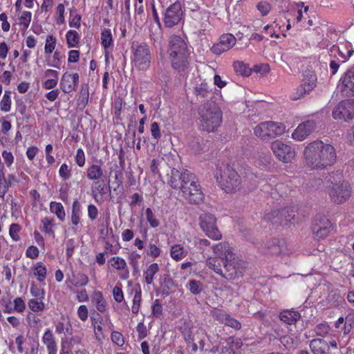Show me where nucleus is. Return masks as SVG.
<instances>
[{
  "label": "nucleus",
  "instance_id": "obj_48",
  "mask_svg": "<svg viewBox=\"0 0 354 354\" xmlns=\"http://www.w3.org/2000/svg\"><path fill=\"white\" fill-rule=\"evenodd\" d=\"M35 276H37V280L39 281H44L46 276V268L43 266L41 263H39L35 268V272L34 273Z\"/></svg>",
  "mask_w": 354,
  "mask_h": 354
},
{
  "label": "nucleus",
  "instance_id": "obj_27",
  "mask_svg": "<svg viewBox=\"0 0 354 354\" xmlns=\"http://www.w3.org/2000/svg\"><path fill=\"white\" fill-rule=\"evenodd\" d=\"M111 261L113 262L111 266L117 270H123V274L121 275V278L127 279L129 276V271L127 268V263L125 260L119 257H113L111 259Z\"/></svg>",
  "mask_w": 354,
  "mask_h": 354
},
{
  "label": "nucleus",
  "instance_id": "obj_63",
  "mask_svg": "<svg viewBox=\"0 0 354 354\" xmlns=\"http://www.w3.org/2000/svg\"><path fill=\"white\" fill-rule=\"evenodd\" d=\"M162 305L158 299H156L152 306V314L155 317H159L162 313Z\"/></svg>",
  "mask_w": 354,
  "mask_h": 354
},
{
  "label": "nucleus",
  "instance_id": "obj_32",
  "mask_svg": "<svg viewBox=\"0 0 354 354\" xmlns=\"http://www.w3.org/2000/svg\"><path fill=\"white\" fill-rule=\"evenodd\" d=\"M81 206L77 201H75L72 205L71 223L77 225L80 223Z\"/></svg>",
  "mask_w": 354,
  "mask_h": 354
},
{
  "label": "nucleus",
  "instance_id": "obj_19",
  "mask_svg": "<svg viewBox=\"0 0 354 354\" xmlns=\"http://www.w3.org/2000/svg\"><path fill=\"white\" fill-rule=\"evenodd\" d=\"M236 38L232 34H223L220 37L218 43L214 44L212 48V51L216 55H220L222 53L231 49L236 44Z\"/></svg>",
  "mask_w": 354,
  "mask_h": 354
},
{
  "label": "nucleus",
  "instance_id": "obj_18",
  "mask_svg": "<svg viewBox=\"0 0 354 354\" xmlns=\"http://www.w3.org/2000/svg\"><path fill=\"white\" fill-rule=\"evenodd\" d=\"M354 50L351 44H342L341 46L333 45L330 48V56L340 63H345L353 55Z\"/></svg>",
  "mask_w": 354,
  "mask_h": 354
},
{
  "label": "nucleus",
  "instance_id": "obj_38",
  "mask_svg": "<svg viewBox=\"0 0 354 354\" xmlns=\"http://www.w3.org/2000/svg\"><path fill=\"white\" fill-rule=\"evenodd\" d=\"M67 44L69 48L75 47L80 41V36L77 31L69 30L67 32L66 35Z\"/></svg>",
  "mask_w": 354,
  "mask_h": 354
},
{
  "label": "nucleus",
  "instance_id": "obj_12",
  "mask_svg": "<svg viewBox=\"0 0 354 354\" xmlns=\"http://www.w3.org/2000/svg\"><path fill=\"white\" fill-rule=\"evenodd\" d=\"M192 180L193 183L189 180L188 185L186 187L184 186L182 192L183 196L190 203L199 204L203 201L204 194L195 175H194V178H192Z\"/></svg>",
  "mask_w": 354,
  "mask_h": 354
},
{
  "label": "nucleus",
  "instance_id": "obj_36",
  "mask_svg": "<svg viewBox=\"0 0 354 354\" xmlns=\"http://www.w3.org/2000/svg\"><path fill=\"white\" fill-rule=\"evenodd\" d=\"M93 299L96 303V308L100 313H103L106 310V303L103 297L102 293L100 291L95 292Z\"/></svg>",
  "mask_w": 354,
  "mask_h": 354
},
{
  "label": "nucleus",
  "instance_id": "obj_62",
  "mask_svg": "<svg viewBox=\"0 0 354 354\" xmlns=\"http://www.w3.org/2000/svg\"><path fill=\"white\" fill-rule=\"evenodd\" d=\"M76 163L80 167H83L85 164V156L82 149H78L75 156Z\"/></svg>",
  "mask_w": 354,
  "mask_h": 354
},
{
  "label": "nucleus",
  "instance_id": "obj_54",
  "mask_svg": "<svg viewBox=\"0 0 354 354\" xmlns=\"http://www.w3.org/2000/svg\"><path fill=\"white\" fill-rule=\"evenodd\" d=\"M150 131L151 136L153 139L158 141V140L161 137L160 129L158 123L156 122H153L151 124Z\"/></svg>",
  "mask_w": 354,
  "mask_h": 354
},
{
  "label": "nucleus",
  "instance_id": "obj_58",
  "mask_svg": "<svg viewBox=\"0 0 354 354\" xmlns=\"http://www.w3.org/2000/svg\"><path fill=\"white\" fill-rule=\"evenodd\" d=\"M26 308V304L21 297H17L14 300V309L15 310L22 313Z\"/></svg>",
  "mask_w": 354,
  "mask_h": 354
},
{
  "label": "nucleus",
  "instance_id": "obj_40",
  "mask_svg": "<svg viewBox=\"0 0 354 354\" xmlns=\"http://www.w3.org/2000/svg\"><path fill=\"white\" fill-rule=\"evenodd\" d=\"M140 254L132 252L129 255V264L132 266L133 270V274L139 272V259H140Z\"/></svg>",
  "mask_w": 354,
  "mask_h": 354
},
{
  "label": "nucleus",
  "instance_id": "obj_5",
  "mask_svg": "<svg viewBox=\"0 0 354 354\" xmlns=\"http://www.w3.org/2000/svg\"><path fill=\"white\" fill-rule=\"evenodd\" d=\"M216 178L226 193H234L241 189V178L235 169L228 164L220 166L216 173Z\"/></svg>",
  "mask_w": 354,
  "mask_h": 354
},
{
  "label": "nucleus",
  "instance_id": "obj_34",
  "mask_svg": "<svg viewBox=\"0 0 354 354\" xmlns=\"http://www.w3.org/2000/svg\"><path fill=\"white\" fill-rule=\"evenodd\" d=\"M184 248L180 245H175L171 248V257L176 261H179L186 256Z\"/></svg>",
  "mask_w": 354,
  "mask_h": 354
},
{
  "label": "nucleus",
  "instance_id": "obj_16",
  "mask_svg": "<svg viewBox=\"0 0 354 354\" xmlns=\"http://www.w3.org/2000/svg\"><path fill=\"white\" fill-rule=\"evenodd\" d=\"M271 148L276 157L283 162H290L295 158V150L279 140L273 142Z\"/></svg>",
  "mask_w": 354,
  "mask_h": 354
},
{
  "label": "nucleus",
  "instance_id": "obj_8",
  "mask_svg": "<svg viewBox=\"0 0 354 354\" xmlns=\"http://www.w3.org/2000/svg\"><path fill=\"white\" fill-rule=\"evenodd\" d=\"M133 50V62L139 71H147L151 64V55L149 46L142 43L136 46Z\"/></svg>",
  "mask_w": 354,
  "mask_h": 354
},
{
  "label": "nucleus",
  "instance_id": "obj_11",
  "mask_svg": "<svg viewBox=\"0 0 354 354\" xmlns=\"http://www.w3.org/2000/svg\"><path fill=\"white\" fill-rule=\"evenodd\" d=\"M194 174L188 170H185L182 172L176 169H171L170 174H168L169 178L168 184L175 189H180L183 191L184 186L188 185L189 180L193 183L192 178H194Z\"/></svg>",
  "mask_w": 354,
  "mask_h": 354
},
{
  "label": "nucleus",
  "instance_id": "obj_59",
  "mask_svg": "<svg viewBox=\"0 0 354 354\" xmlns=\"http://www.w3.org/2000/svg\"><path fill=\"white\" fill-rule=\"evenodd\" d=\"M59 176L64 180H68L71 177V171L68 167V165L65 163L62 164L59 168Z\"/></svg>",
  "mask_w": 354,
  "mask_h": 354
},
{
  "label": "nucleus",
  "instance_id": "obj_7",
  "mask_svg": "<svg viewBox=\"0 0 354 354\" xmlns=\"http://www.w3.org/2000/svg\"><path fill=\"white\" fill-rule=\"evenodd\" d=\"M333 225L324 214H318L313 221L311 230L314 239L320 241L328 237L333 230Z\"/></svg>",
  "mask_w": 354,
  "mask_h": 354
},
{
  "label": "nucleus",
  "instance_id": "obj_24",
  "mask_svg": "<svg viewBox=\"0 0 354 354\" xmlns=\"http://www.w3.org/2000/svg\"><path fill=\"white\" fill-rule=\"evenodd\" d=\"M309 346L314 354H328L329 346L323 339H314L310 342Z\"/></svg>",
  "mask_w": 354,
  "mask_h": 354
},
{
  "label": "nucleus",
  "instance_id": "obj_13",
  "mask_svg": "<svg viewBox=\"0 0 354 354\" xmlns=\"http://www.w3.org/2000/svg\"><path fill=\"white\" fill-rule=\"evenodd\" d=\"M351 195V187L348 182L333 185L329 191V196L333 202L336 204H342L348 201Z\"/></svg>",
  "mask_w": 354,
  "mask_h": 354
},
{
  "label": "nucleus",
  "instance_id": "obj_14",
  "mask_svg": "<svg viewBox=\"0 0 354 354\" xmlns=\"http://www.w3.org/2000/svg\"><path fill=\"white\" fill-rule=\"evenodd\" d=\"M332 115L335 120L347 121L354 118V100L340 102L334 108Z\"/></svg>",
  "mask_w": 354,
  "mask_h": 354
},
{
  "label": "nucleus",
  "instance_id": "obj_31",
  "mask_svg": "<svg viewBox=\"0 0 354 354\" xmlns=\"http://www.w3.org/2000/svg\"><path fill=\"white\" fill-rule=\"evenodd\" d=\"M50 210L52 213L55 214L57 217L61 221H64L66 214H65L64 207L61 203L51 202L50 203Z\"/></svg>",
  "mask_w": 354,
  "mask_h": 354
},
{
  "label": "nucleus",
  "instance_id": "obj_52",
  "mask_svg": "<svg viewBox=\"0 0 354 354\" xmlns=\"http://www.w3.org/2000/svg\"><path fill=\"white\" fill-rule=\"evenodd\" d=\"M257 8L262 16H266L271 10V6L266 1H260L257 6Z\"/></svg>",
  "mask_w": 354,
  "mask_h": 354
},
{
  "label": "nucleus",
  "instance_id": "obj_41",
  "mask_svg": "<svg viewBox=\"0 0 354 354\" xmlns=\"http://www.w3.org/2000/svg\"><path fill=\"white\" fill-rule=\"evenodd\" d=\"M3 165H0V197L3 198L8 189V184L5 178Z\"/></svg>",
  "mask_w": 354,
  "mask_h": 354
},
{
  "label": "nucleus",
  "instance_id": "obj_15",
  "mask_svg": "<svg viewBox=\"0 0 354 354\" xmlns=\"http://www.w3.org/2000/svg\"><path fill=\"white\" fill-rule=\"evenodd\" d=\"M183 15L181 3L176 1L166 9L163 23L166 27L172 28L183 19Z\"/></svg>",
  "mask_w": 354,
  "mask_h": 354
},
{
  "label": "nucleus",
  "instance_id": "obj_3",
  "mask_svg": "<svg viewBox=\"0 0 354 354\" xmlns=\"http://www.w3.org/2000/svg\"><path fill=\"white\" fill-rule=\"evenodd\" d=\"M168 54L171 67L180 75L189 69V51L186 42L178 35H172L169 41Z\"/></svg>",
  "mask_w": 354,
  "mask_h": 354
},
{
  "label": "nucleus",
  "instance_id": "obj_61",
  "mask_svg": "<svg viewBox=\"0 0 354 354\" xmlns=\"http://www.w3.org/2000/svg\"><path fill=\"white\" fill-rule=\"evenodd\" d=\"M2 157L4 160V163L8 167H10L14 162V156L11 152L3 151L2 152Z\"/></svg>",
  "mask_w": 354,
  "mask_h": 354
},
{
  "label": "nucleus",
  "instance_id": "obj_55",
  "mask_svg": "<svg viewBox=\"0 0 354 354\" xmlns=\"http://www.w3.org/2000/svg\"><path fill=\"white\" fill-rule=\"evenodd\" d=\"M161 250L156 246L155 244L150 243L147 250V255L151 256L153 258H156L160 256Z\"/></svg>",
  "mask_w": 354,
  "mask_h": 354
},
{
  "label": "nucleus",
  "instance_id": "obj_53",
  "mask_svg": "<svg viewBox=\"0 0 354 354\" xmlns=\"http://www.w3.org/2000/svg\"><path fill=\"white\" fill-rule=\"evenodd\" d=\"M72 350L71 339L67 338L62 339L61 344V353L60 354H69Z\"/></svg>",
  "mask_w": 354,
  "mask_h": 354
},
{
  "label": "nucleus",
  "instance_id": "obj_37",
  "mask_svg": "<svg viewBox=\"0 0 354 354\" xmlns=\"http://www.w3.org/2000/svg\"><path fill=\"white\" fill-rule=\"evenodd\" d=\"M107 187L104 180L96 181L94 183L92 187V194L94 198L97 196V194L104 195L106 193Z\"/></svg>",
  "mask_w": 354,
  "mask_h": 354
},
{
  "label": "nucleus",
  "instance_id": "obj_35",
  "mask_svg": "<svg viewBox=\"0 0 354 354\" xmlns=\"http://www.w3.org/2000/svg\"><path fill=\"white\" fill-rule=\"evenodd\" d=\"M97 316H98L97 319L95 318H91V320H92V324L94 327L96 338L100 339V335L102 337H104V336L103 335V328L102 326V325L103 324V319L99 314H97Z\"/></svg>",
  "mask_w": 354,
  "mask_h": 354
},
{
  "label": "nucleus",
  "instance_id": "obj_33",
  "mask_svg": "<svg viewBox=\"0 0 354 354\" xmlns=\"http://www.w3.org/2000/svg\"><path fill=\"white\" fill-rule=\"evenodd\" d=\"M233 66L236 73L239 75L249 76L251 74L250 68L241 61L234 62Z\"/></svg>",
  "mask_w": 354,
  "mask_h": 354
},
{
  "label": "nucleus",
  "instance_id": "obj_20",
  "mask_svg": "<svg viewBox=\"0 0 354 354\" xmlns=\"http://www.w3.org/2000/svg\"><path fill=\"white\" fill-rule=\"evenodd\" d=\"M339 82H342V90L346 96H354V66L348 69Z\"/></svg>",
  "mask_w": 354,
  "mask_h": 354
},
{
  "label": "nucleus",
  "instance_id": "obj_21",
  "mask_svg": "<svg viewBox=\"0 0 354 354\" xmlns=\"http://www.w3.org/2000/svg\"><path fill=\"white\" fill-rule=\"evenodd\" d=\"M264 252L270 255H279L286 252V245L283 240L273 238L264 245Z\"/></svg>",
  "mask_w": 354,
  "mask_h": 354
},
{
  "label": "nucleus",
  "instance_id": "obj_42",
  "mask_svg": "<svg viewBox=\"0 0 354 354\" xmlns=\"http://www.w3.org/2000/svg\"><path fill=\"white\" fill-rule=\"evenodd\" d=\"M102 44L104 48L111 46L113 42L111 32L109 29L104 30L101 33Z\"/></svg>",
  "mask_w": 354,
  "mask_h": 354
},
{
  "label": "nucleus",
  "instance_id": "obj_45",
  "mask_svg": "<svg viewBox=\"0 0 354 354\" xmlns=\"http://www.w3.org/2000/svg\"><path fill=\"white\" fill-rule=\"evenodd\" d=\"M29 308L34 312L41 311L44 309V304L41 299H32L28 302Z\"/></svg>",
  "mask_w": 354,
  "mask_h": 354
},
{
  "label": "nucleus",
  "instance_id": "obj_26",
  "mask_svg": "<svg viewBox=\"0 0 354 354\" xmlns=\"http://www.w3.org/2000/svg\"><path fill=\"white\" fill-rule=\"evenodd\" d=\"M42 342L46 346L48 354H57V348L55 339L50 329L46 330L44 333Z\"/></svg>",
  "mask_w": 354,
  "mask_h": 354
},
{
  "label": "nucleus",
  "instance_id": "obj_6",
  "mask_svg": "<svg viewBox=\"0 0 354 354\" xmlns=\"http://www.w3.org/2000/svg\"><path fill=\"white\" fill-rule=\"evenodd\" d=\"M285 129L282 123L267 121L257 125L254 128V133L263 140H268L282 135Z\"/></svg>",
  "mask_w": 354,
  "mask_h": 354
},
{
  "label": "nucleus",
  "instance_id": "obj_22",
  "mask_svg": "<svg viewBox=\"0 0 354 354\" xmlns=\"http://www.w3.org/2000/svg\"><path fill=\"white\" fill-rule=\"evenodd\" d=\"M315 127V122L307 120L297 127L292 133V137L298 141L304 140L313 131Z\"/></svg>",
  "mask_w": 354,
  "mask_h": 354
},
{
  "label": "nucleus",
  "instance_id": "obj_4",
  "mask_svg": "<svg viewBox=\"0 0 354 354\" xmlns=\"http://www.w3.org/2000/svg\"><path fill=\"white\" fill-rule=\"evenodd\" d=\"M223 113L220 107L213 101H208L198 109L200 127L207 133L215 132L222 122Z\"/></svg>",
  "mask_w": 354,
  "mask_h": 354
},
{
  "label": "nucleus",
  "instance_id": "obj_29",
  "mask_svg": "<svg viewBox=\"0 0 354 354\" xmlns=\"http://www.w3.org/2000/svg\"><path fill=\"white\" fill-rule=\"evenodd\" d=\"M102 176L103 171L100 165H92L86 170V176L91 180H99Z\"/></svg>",
  "mask_w": 354,
  "mask_h": 354
},
{
  "label": "nucleus",
  "instance_id": "obj_39",
  "mask_svg": "<svg viewBox=\"0 0 354 354\" xmlns=\"http://www.w3.org/2000/svg\"><path fill=\"white\" fill-rule=\"evenodd\" d=\"M210 91L211 89L205 82H203L194 87L195 95L201 96V97H206Z\"/></svg>",
  "mask_w": 354,
  "mask_h": 354
},
{
  "label": "nucleus",
  "instance_id": "obj_23",
  "mask_svg": "<svg viewBox=\"0 0 354 354\" xmlns=\"http://www.w3.org/2000/svg\"><path fill=\"white\" fill-rule=\"evenodd\" d=\"M78 82L79 75L77 73L71 75L65 73L60 81V88L65 93H69L76 88Z\"/></svg>",
  "mask_w": 354,
  "mask_h": 354
},
{
  "label": "nucleus",
  "instance_id": "obj_50",
  "mask_svg": "<svg viewBox=\"0 0 354 354\" xmlns=\"http://www.w3.org/2000/svg\"><path fill=\"white\" fill-rule=\"evenodd\" d=\"M188 284L189 289L193 295H198L201 292V283L199 281L190 280Z\"/></svg>",
  "mask_w": 354,
  "mask_h": 354
},
{
  "label": "nucleus",
  "instance_id": "obj_64",
  "mask_svg": "<svg viewBox=\"0 0 354 354\" xmlns=\"http://www.w3.org/2000/svg\"><path fill=\"white\" fill-rule=\"evenodd\" d=\"M88 308L85 305H82L77 310V315L79 318L82 321L85 322L88 318Z\"/></svg>",
  "mask_w": 354,
  "mask_h": 354
},
{
  "label": "nucleus",
  "instance_id": "obj_60",
  "mask_svg": "<svg viewBox=\"0 0 354 354\" xmlns=\"http://www.w3.org/2000/svg\"><path fill=\"white\" fill-rule=\"evenodd\" d=\"M111 339L114 343H115L118 346L123 345L124 342L123 335L118 331L112 332Z\"/></svg>",
  "mask_w": 354,
  "mask_h": 354
},
{
  "label": "nucleus",
  "instance_id": "obj_17",
  "mask_svg": "<svg viewBox=\"0 0 354 354\" xmlns=\"http://www.w3.org/2000/svg\"><path fill=\"white\" fill-rule=\"evenodd\" d=\"M317 77L313 72L307 73L302 82V84L297 88V91L292 99L294 100H298L303 97L304 95L308 93L316 86Z\"/></svg>",
  "mask_w": 354,
  "mask_h": 354
},
{
  "label": "nucleus",
  "instance_id": "obj_57",
  "mask_svg": "<svg viewBox=\"0 0 354 354\" xmlns=\"http://www.w3.org/2000/svg\"><path fill=\"white\" fill-rule=\"evenodd\" d=\"M31 12L29 11H24L21 17L19 18L21 24H23L25 28H28L31 21Z\"/></svg>",
  "mask_w": 354,
  "mask_h": 354
},
{
  "label": "nucleus",
  "instance_id": "obj_25",
  "mask_svg": "<svg viewBox=\"0 0 354 354\" xmlns=\"http://www.w3.org/2000/svg\"><path fill=\"white\" fill-rule=\"evenodd\" d=\"M160 288L163 295H169L176 287L175 283L169 274H163L160 277Z\"/></svg>",
  "mask_w": 354,
  "mask_h": 354
},
{
  "label": "nucleus",
  "instance_id": "obj_2",
  "mask_svg": "<svg viewBox=\"0 0 354 354\" xmlns=\"http://www.w3.org/2000/svg\"><path fill=\"white\" fill-rule=\"evenodd\" d=\"M304 155L306 164L313 169H324L331 166L337 157L332 145L319 140L310 143L305 148Z\"/></svg>",
  "mask_w": 354,
  "mask_h": 354
},
{
  "label": "nucleus",
  "instance_id": "obj_56",
  "mask_svg": "<svg viewBox=\"0 0 354 354\" xmlns=\"http://www.w3.org/2000/svg\"><path fill=\"white\" fill-rule=\"evenodd\" d=\"M225 325L228 326L231 328H233L236 330L240 329L241 326V323L238 320L234 319L229 315L227 317V319L225 322Z\"/></svg>",
  "mask_w": 354,
  "mask_h": 354
},
{
  "label": "nucleus",
  "instance_id": "obj_49",
  "mask_svg": "<svg viewBox=\"0 0 354 354\" xmlns=\"http://www.w3.org/2000/svg\"><path fill=\"white\" fill-rule=\"evenodd\" d=\"M113 295L115 301L120 303L124 299L123 292L122 290V283L118 282L113 289Z\"/></svg>",
  "mask_w": 354,
  "mask_h": 354
},
{
  "label": "nucleus",
  "instance_id": "obj_43",
  "mask_svg": "<svg viewBox=\"0 0 354 354\" xmlns=\"http://www.w3.org/2000/svg\"><path fill=\"white\" fill-rule=\"evenodd\" d=\"M55 45L56 38L52 35H48L46 39V44L44 47L45 53L47 54L52 53L55 48Z\"/></svg>",
  "mask_w": 354,
  "mask_h": 354
},
{
  "label": "nucleus",
  "instance_id": "obj_28",
  "mask_svg": "<svg viewBox=\"0 0 354 354\" xmlns=\"http://www.w3.org/2000/svg\"><path fill=\"white\" fill-rule=\"evenodd\" d=\"M280 320L287 324H295L300 318V314L295 310H283L280 313Z\"/></svg>",
  "mask_w": 354,
  "mask_h": 354
},
{
  "label": "nucleus",
  "instance_id": "obj_9",
  "mask_svg": "<svg viewBox=\"0 0 354 354\" xmlns=\"http://www.w3.org/2000/svg\"><path fill=\"white\" fill-rule=\"evenodd\" d=\"M199 225L203 232L213 240H220L222 234L216 226V219L214 214L203 213L199 216Z\"/></svg>",
  "mask_w": 354,
  "mask_h": 354
},
{
  "label": "nucleus",
  "instance_id": "obj_47",
  "mask_svg": "<svg viewBox=\"0 0 354 354\" xmlns=\"http://www.w3.org/2000/svg\"><path fill=\"white\" fill-rule=\"evenodd\" d=\"M74 286H86L88 282V277L84 273H77L74 275Z\"/></svg>",
  "mask_w": 354,
  "mask_h": 354
},
{
  "label": "nucleus",
  "instance_id": "obj_10",
  "mask_svg": "<svg viewBox=\"0 0 354 354\" xmlns=\"http://www.w3.org/2000/svg\"><path fill=\"white\" fill-rule=\"evenodd\" d=\"M295 211L293 208H282L274 209L264 216V219L276 225H288L295 218Z\"/></svg>",
  "mask_w": 354,
  "mask_h": 354
},
{
  "label": "nucleus",
  "instance_id": "obj_46",
  "mask_svg": "<svg viewBox=\"0 0 354 354\" xmlns=\"http://www.w3.org/2000/svg\"><path fill=\"white\" fill-rule=\"evenodd\" d=\"M147 221L149 223L151 227H157L160 225L158 220L156 218L154 214L150 208H147L145 210Z\"/></svg>",
  "mask_w": 354,
  "mask_h": 354
},
{
  "label": "nucleus",
  "instance_id": "obj_30",
  "mask_svg": "<svg viewBox=\"0 0 354 354\" xmlns=\"http://www.w3.org/2000/svg\"><path fill=\"white\" fill-rule=\"evenodd\" d=\"M159 271L158 263H151L144 272L145 280L147 285L152 283L154 275Z\"/></svg>",
  "mask_w": 354,
  "mask_h": 354
},
{
  "label": "nucleus",
  "instance_id": "obj_1",
  "mask_svg": "<svg viewBox=\"0 0 354 354\" xmlns=\"http://www.w3.org/2000/svg\"><path fill=\"white\" fill-rule=\"evenodd\" d=\"M215 257L206 260L207 266L215 273L229 281L235 280L243 275L245 263L236 257L232 248L226 242L212 246Z\"/></svg>",
  "mask_w": 354,
  "mask_h": 354
},
{
  "label": "nucleus",
  "instance_id": "obj_51",
  "mask_svg": "<svg viewBox=\"0 0 354 354\" xmlns=\"http://www.w3.org/2000/svg\"><path fill=\"white\" fill-rule=\"evenodd\" d=\"M21 230V227L19 224L17 223H12L10 226L9 229V234L11 238L15 241H17L20 239V236L18 234V232Z\"/></svg>",
  "mask_w": 354,
  "mask_h": 354
},
{
  "label": "nucleus",
  "instance_id": "obj_44",
  "mask_svg": "<svg viewBox=\"0 0 354 354\" xmlns=\"http://www.w3.org/2000/svg\"><path fill=\"white\" fill-rule=\"evenodd\" d=\"M330 328L326 322L316 326L315 332L317 336L325 337L330 331Z\"/></svg>",
  "mask_w": 354,
  "mask_h": 354
}]
</instances>
